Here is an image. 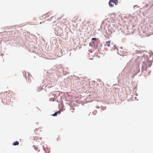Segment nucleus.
<instances>
[{
    "label": "nucleus",
    "mask_w": 153,
    "mask_h": 153,
    "mask_svg": "<svg viewBox=\"0 0 153 153\" xmlns=\"http://www.w3.org/2000/svg\"><path fill=\"white\" fill-rule=\"evenodd\" d=\"M41 128L39 129V128H36L35 130V133L37 134V131L39 130V129H40Z\"/></svg>",
    "instance_id": "0eeeda50"
},
{
    "label": "nucleus",
    "mask_w": 153,
    "mask_h": 153,
    "mask_svg": "<svg viewBox=\"0 0 153 153\" xmlns=\"http://www.w3.org/2000/svg\"><path fill=\"white\" fill-rule=\"evenodd\" d=\"M32 77L31 76H29L28 80V82H30L31 81V78Z\"/></svg>",
    "instance_id": "423d86ee"
},
{
    "label": "nucleus",
    "mask_w": 153,
    "mask_h": 153,
    "mask_svg": "<svg viewBox=\"0 0 153 153\" xmlns=\"http://www.w3.org/2000/svg\"><path fill=\"white\" fill-rule=\"evenodd\" d=\"M96 38H93L92 39V40H96Z\"/></svg>",
    "instance_id": "9d476101"
},
{
    "label": "nucleus",
    "mask_w": 153,
    "mask_h": 153,
    "mask_svg": "<svg viewBox=\"0 0 153 153\" xmlns=\"http://www.w3.org/2000/svg\"><path fill=\"white\" fill-rule=\"evenodd\" d=\"M118 2V0H110L109 2V6L112 7L114 6V4H111V3H113L117 5Z\"/></svg>",
    "instance_id": "f257e3e1"
},
{
    "label": "nucleus",
    "mask_w": 153,
    "mask_h": 153,
    "mask_svg": "<svg viewBox=\"0 0 153 153\" xmlns=\"http://www.w3.org/2000/svg\"><path fill=\"white\" fill-rule=\"evenodd\" d=\"M111 41L109 40L105 42V46H107L108 47H109L110 46V43Z\"/></svg>",
    "instance_id": "7ed1b4c3"
},
{
    "label": "nucleus",
    "mask_w": 153,
    "mask_h": 153,
    "mask_svg": "<svg viewBox=\"0 0 153 153\" xmlns=\"http://www.w3.org/2000/svg\"><path fill=\"white\" fill-rule=\"evenodd\" d=\"M39 131H42V130H39Z\"/></svg>",
    "instance_id": "9b49d317"
},
{
    "label": "nucleus",
    "mask_w": 153,
    "mask_h": 153,
    "mask_svg": "<svg viewBox=\"0 0 153 153\" xmlns=\"http://www.w3.org/2000/svg\"><path fill=\"white\" fill-rule=\"evenodd\" d=\"M50 14V13H46V14L44 15V16H49V14Z\"/></svg>",
    "instance_id": "6e6552de"
},
{
    "label": "nucleus",
    "mask_w": 153,
    "mask_h": 153,
    "mask_svg": "<svg viewBox=\"0 0 153 153\" xmlns=\"http://www.w3.org/2000/svg\"><path fill=\"white\" fill-rule=\"evenodd\" d=\"M58 113H60V112L59 111H57L55 113H54L53 114H52V116H56L57 115V114Z\"/></svg>",
    "instance_id": "39448f33"
},
{
    "label": "nucleus",
    "mask_w": 153,
    "mask_h": 153,
    "mask_svg": "<svg viewBox=\"0 0 153 153\" xmlns=\"http://www.w3.org/2000/svg\"><path fill=\"white\" fill-rule=\"evenodd\" d=\"M19 144V142L18 141H16L14 142L13 143V145L14 146H16L18 145Z\"/></svg>",
    "instance_id": "20e7f679"
},
{
    "label": "nucleus",
    "mask_w": 153,
    "mask_h": 153,
    "mask_svg": "<svg viewBox=\"0 0 153 153\" xmlns=\"http://www.w3.org/2000/svg\"><path fill=\"white\" fill-rule=\"evenodd\" d=\"M114 4V3H111V4Z\"/></svg>",
    "instance_id": "f8f14e48"
},
{
    "label": "nucleus",
    "mask_w": 153,
    "mask_h": 153,
    "mask_svg": "<svg viewBox=\"0 0 153 153\" xmlns=\"http://www.w3.org/2000/svg\"><path fill=\"white\" fill-rule=\"evenodd\" d=\"M144 65L146 67H150L151 66L150 63L149 62L147 61L145 62H143Z\"/></svg>",
    "instance_id": "f03ea898"
},
{
    "label": "nucleus",
    "mask_w": 153,
    "mask_h": 153,
    "mask_svg": "<svg viewBox=\"0 0 153 153\" xmlns=\"http://www.w3.org/2000/svg\"><path fill=\"white\" fill-rule=\"evenodd\" d=\"M50 101H53L54 100V98H50Z\"/></svg>",
    "instance_id": "1a4fd4ad"
}]
</instances>
